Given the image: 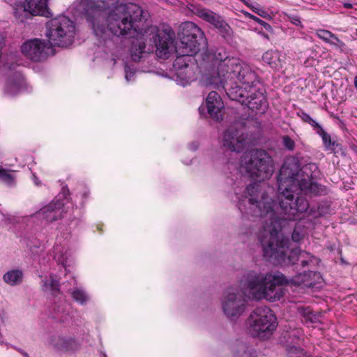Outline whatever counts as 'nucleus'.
Segmentation results:
<instances>
[{
	"label": "nucleus",
	"mask_w": 357,
	"mask_h": 357,
	"mask_svg": "<svg viewBox=\"0 0 357 357\" xmlns=\"http://www.w3.org/2000/svg\"><path fill=\"white\" fill-rule=\"evenodd\" d=\"M242 176L256 182L250 184L244 194L238 197V208L243 213L264 218L260 241L264 257L275 265H290L300 262L303 268H314L319 258L299 248H289V241L280 231L285 220H295L298 213L307 211V201L300 192L312 191L311 181L302 180L298 183L300 164L294 158H288L282 165L278 178L280 204L268 198L261 181L268 179L274 172L272 158L264 150L252 149L243 155L236 164Z\"/></svg>",
	"instance_id": "obj_1"
},
{
	"label": "nucleus",
	"mask_w": 357,
	"mask_h": 357,
	"mask_svg": "<svg viewBox=\"0 0 357 357\" xmlns=\"http://www.w3.org/2000/svg\"><path fill=\"white\" fill-rule=\"evenodd\" d=\"M206 83L222 87L230 99L247 106L256 114H264L268 103L259 88L255 71L237 57L229 56L223 49L206 54Z\"/></svg>",
	"instance_id": "obj_2"
},
{
	"label": "nucleus",
	"mask_w": 357,
	"mask_h": 357,
	"mask_svg": "<svg viewBox=\"0 0 357 357\" xmlns=\"http://www.w3.org/2000/svg\"><path fill=\"white\" fill-rule=\"evenodd\" d=\"M156 48V55L163 59L176 55L173 63V77L179 85L185 86L197 79L198 66L193 56L206 45L203 31L194 22H185L180 26L179 41L174 44V34L170 29L157 30L151 28Z\"/></svg>",
	"instance_id": "obj_3"
},
{
	"label": "nucleus",
	"mask_w": 357,
	"mask_h": 357,
	"mask_svg": "<svg viewBox=\"0 0 357 357\" xmlns=\"http://www.w3.org/2000/svg\"><path fill=\"white\" fill-rule=\"evenodd\" d=\"M142 16V9L137 4L128 3L114 6L108 13L107 20L100 13L89 18L98 40V52L111 53L114 64L119 59L122 49L116 45L111 35L127 36L135 30V23Z\"/></svg>",
	"instance_id": "obj_4"
},
{
	"label": "nucleus",
	"mask_w": 357,
	"mask_h": 357,
	"mask_svg": "<svg viewBox=\"0 0 357 357\" xmlns=\"http://www.w3.org/2000/svg\"><path fill=\"white\" fill-rule=\"evenodd\" d=\"M322 282L320 273L309 271L296 274L290 279L281 273H251L247 278L246 291L249 296L256 299L275 301L282 297L284 291L280 287L283 284L301 288L317 287Z\"/></svg>",
	"instance_id": "obj_5"
},
{
	"label": "nucleus",
	"mask_w": 357,
	"mask_h": 357,
	"mask_svg": "<svg viewBox=\"0 0 357 357\" xmlns=\"http://www.w3.org/2000/svg\"><path fill=\"white\" fill-rule=\"evenodd\" d=\"M277 319L271 309L265 306L257 307L250 315L249 333L259 339L268 338L276 329Z\"/></svg>",
	"instance_id": "obj_6"
},
{
	"label": "nucleus",
	"mask_w": 357,
	"mask_h": 357,
	"mask_svg": "<svg viewBox=\"0 0 357 357\" xmlns=\"http://www.w3.org/2000/svg\"><path fill=\"white\" fill-rule=\"evenodd\" d=\"M254 273L250 271L248 273L240 282L242 288L241 293L234 287L228 288L224 293L222 301V309L225 315L230 319H235L240 317L245 308L246 300L245 297L250 299H254L249 296L246 291L248 275ZM255 300H257L255 298Z\"/></svg>",
	"instance_id": "obj_7"
},
{
	"label": "nucleus",
	"mask_w": 357,
	"mask_h": 357,
	"mask_svg": "<svg viewBox=\"0 0 357 357\" xmlns=\"http://www.w3.org/2000/svg\"><path fill=\"white\" fill-rule=\"evenodd\" d=\"M75 33L74 22L61 15L48 22L46 36L52 47H67L73 43Z\"/></svg>",
	"instance_id": "obj_8"
},
{
	"label": "nucleus",
	"mask_w": 357,
	"mask_h": 357,
	"mask_svg": "<svg viewBox=\"0 0 357 357\" xmlns=\"http://www.w3.org/2000/svg\"><path fill=\"white\" fill-rule=\"evenodd\" d=\"M60 198L61 195H59V198L56 197L52 202L30 215L19 218L15 215H8L6 221L8 223L10 224H16L22 222L29 225L32 222L39 224L43 223L44 221L52 222L59 218H63L64 215H62V213L66 203L60 202Z\"/></svg>",
	"instance_id": "obj_9"
},
{
	"label": "nucleus",
	"mask_w": 357,
	"mask_h": 357,
	"mask_svg": "<svg viewBox=\"0 0 357 357\" xmlns=\"http://www.w3.org/2000/svg\"><path fill=\"white\" fill-rule=\"evenodd\" d=\"M252 142L248 134L242 130L231 127L225 131L222 139V145L234 158L238 153L245 149Z\"/></svg>",
	"instance_id": "obj_10"
},
{
	"label": "nucleus",
	"mask_w": 357,
	"mask_h": 357,
	"mask_svg": "<svg viewBox=\"0 0 357 357\" xmlns=\"http://www.w3.org/2000/svg\"><path fill=\"white\" fill-rule=\"evenodd\" d=\"M22 53L33 61H41L53 54L52 47L44 40L38 38L29 40L21 46Z\"/></svg>",
	"instance_id": "obj_11"
},
{
	"label": "nucleus",
	"mask_w": 357,
	"mask_h": 357,
	"mask_svg": "<svg viewBox=\"0 0 357 357\" xmlns=\"http://www.w3.org/2000/svg\"><path fill=\"white\" fill-rule=\"evenodd\" d=\"M48 0H25V2L20 4H16L15 8L14 15L17 18H20V12L27 15L31 14L33 16L40 15L45 17H52V13L47 7Z\"/></svg>",
	"instance_id": "obj_12"
},
{
	"label": "nucleus",
	"mask_w": 357,
	"mask_h": 357,
	"mask_svg": "<svg viewBox=\"0 0 357 357\" xmlns=\"http://www.w3.org/2000/svg\"><path fill=\"white\" fill-rule=\"evenodd\" d=\"M195 15L206 22L213 25L215 28L224 31L228 33L230 29L228 24L218 14L205 8H198L195 11Z\"/></svg>",
	"instance_id": "obj_13"
},
{
	"label": "nucleus",
	"mask_w": 357,
	"mask_h": 357,
	"mask_svg": "<svg viewBox=\"0 0 357 357\" xmlns=\"http://www.w3.org/2000/svg\"><path fill=\"white\" fill-rule=\"evenodd\" d=\"M70 255V241L67 238L63 239L61 237H57L52 250L53 259L66 269L68 259Z\"/></svg>",
	"instance_id": "obj_14"
},
{
	"label": "nucleus",
	"mask_w": 357,
	"mask_h": 357,
	"mask_svg": "<svg viewBox=\"0 0 357 357\" xmlns=\"http://www.w3.org/2000/svg\"><path fill=\"white\" fill-rule=\"evenodd\" d=\"M49 345L61 352L75 351L79 347V344L75 338L60 335H52L49 340Z\"/></svg>",
	"instance_id": "obj_15"
},
{
	"label": "nucleus",
	"mask_w": 357,
	"mask_h": 357,
	"mask_svg": "<svg viewBox=\"0 0 357 357\" xmlns=\"http://www.w3.org/2000/svg\"><path fill=\"white\" fill-rule=\"evenodd\" d=\"M206 107L211 118L215 121L222 118V110L224 109V103L217 92L211 91L208 93L206 99Z\"/></svg>",
	"instance_id": "obj_16"
},
{
	"label": "nucleus",
	"mask_w": 357,
	"mask_h": 357,
	"mask_svg": "<svg viewBox=\"0 0 357 357\" xmlns=\"http://www.w3.org/2000/svg\"><path fill=\"white\" fill-rule=\"evenodd\" d=\"M285 56L278 50H268L262 56L263 61L271 68L279 70L282 68Z\"/></svg>",
	"instance_id": "obj_17"
},
{
	"label": "nucleus",
	"mask_w": 357,
	"mask_h": 357,
	"mask_svg": "<svg viewBox=\"0 0 357 357\" xmlns=\"http://www.w3.org/2000/svg\"><path fill=\"white\" fill-rule=\"evenodd\" d=\"M25 81L21 73H17L13 79H10L6 86V93L13 96L24 90Z\"/></svg>",
	"instance_id": "obj_18"
},
{
	"label": "nucleus",
	"mask_w": 357,
	"mask_h": 357,
	"mask_svg": "<svg viewBox=\"0 0 357 357\" xmlns=\"http://www.w3.org/2000/svg\"><path fill=\"white\" fill-rule=\"evenodd\" d=\"M150 51H152V49L148 48L146 50L145 43L143 39H137L132 42V45L130 49V56L134 61H139Z\"/></svg>",
	"instance_id": "obj_19"
},
{
	"label": "nucleus",
	"mask_w": 357,
	"mask_h": 357,
	"mask_svg": "<svg viewBox=\"0 0 357 357\" xmlns=\"http://www.w3.org/2000/svg\"><path fill=\"white\" fill-rule=\"evenodd\" d=\"M316 34L320 39L333 45L336 49L342 50L345 46V44L342 41L339 40L338 38L328 30L318 29Z\"/></svg>",
	"instance_id": "obj_20"
},
{
	"label": "nucleus",
	"mask_w": 357,
	"mask_h": 357,
	"mask_svg": "<svg viewBox=\"0 0 357 357\" xmlns=\"http://www.w3.org/2000/svg\"><path fill=\"white\" fill-rule=\"evenodd\" d=\"M42 289L44 292L57 296L59 294V283L57 277L50 274L42 280Z\"/></svg>",
	"instance_id": "obj_21"
},
{
	"label": "nucleus",
	"mask_w": 357,
	"mask_h": 357,
	"mask_svg": "<svg viewBox=\"0 0 357 357\" xmlns=\"http://www.w3.org/2000/svg\"><path fill=\"white\" fill-rule=\"evenodd\" d=\"M297 309L305 323L315 324L320 321L321 314H315L310 307L298 306Z\"/></svg>",
	"instance_id": "obj_22"
},
{
	"label": "nucleus",
	"mask_w": 357,
	"mask_h": 357,
	"mask_svg": "<svg viewBox=\"0 0 357 357\" xmlns=\"http://www.w3.org/2000/svg\"><path fill=\"white\" fill-rule=\"evenodd\" d=\"M3 279L9 285H17L22 282L23 273L19 269L10 270L3 275Z\"/></svg>",
	"instance_id": "obj_23"
},
{
	"label": "nucleus",
	"mask_w": 357,
	"mask_h": 357,
	"mask_svg": "<svg viewBox=\"0 0 357 357\" xmlns=\"http://www.w3.org/2000/svg\"><path fill=\"white\" fill-rule=\"evenodd\" d=\"M317 133L322 139L325 149L331 152H335V149L339 144L336 141L332 140L331 135L322 127H319V130L317 131Z\"/></svg>",
	"instance_id": "obj_24"
},
{
	"label": "nucleus",
	"mask_w": 357,
	"mask_h": 357,
	"mask_svg": "<svg viewBox=\"0 0 357 357\" xmlns=\"http://www.w3.org/2000/svg\"><path fill=\"white\" fill-rule=\"evenodd\" d=\"M15 171L0 166V181L8 186L15 184Z\"/></svg>",
	"instance_id": "obj_25"
},
{
	"label": "nucleus",
	"mask_w": 357,
	"mask_h": 357,
	"mask_svg": "<svg viewBox=\"0 0 357 357\" xmlns=\"http://www.w3.org/2000/svg\"><path fill=\"white\" fill-rule=\"evenodd\" d=\"M73 299L80 305L86 304L90 299L89 295L81 288H75L70 292Z\"/></svg>",
	"instance_id": "obj_26"
},
{
	"label": "nucleus",
	"mask_w": 357,
	"mask_h": 357,
	"mask_svg": "<svg viewBox=\"0 0 357 357\" xmlns=\"http://www.w3.org/2000/svg\"><path fill=\"white\" fill-rule=\"evenodd\" d=\"M116 1V0H82V3L89 9L93 10L95 8H105L106 4L108 5L109 2L113 3Z\"/></svg>",
	"instance_id": "obj_27"
},
{
	"label": "nucleus",
	"mask_w": 357,
	"mask_h": 357,
	"mask_svg": "<svg viewBox=\"0 0 357 357\" xmlns=\"http://www.w3.org/2000/svg\"><path fill=\"white\" fill-rule=\"evenodd\" d=\"M307 234L305 229H301V222H299L296 224L294 230L292 233L291 238L295 243H300L303 237Z\"/></svg>",
	"instance_id": "obj_28"
},
{
	"label": "nucleus",
	"mask_w": 357,
	"mask_h": 357,
	"mask_svg": "<svg viewBox=\"0 0 357 357\" xmlns=\"http://www.w3.org/2000/svg\"><path fill=\"white\" fill-rule=\"evenodd\" d=\"M257 352L252 348H245V346H241L235 357H257Z\"/></svg>",
	"instance_id": "obj_29"
},
{
	"label": "nucleus",
	"mask_w": 357,
	"mask_h": 357,
	"mask_svg": "<svg viewBox=\"0 0 357 357\" xmlns=\"http://www.w3.org/2000/svg\"><path fill=\"white\" fill-rule=\"evenodd\" d=\"M288 356L289 357H309L307 356L306 352L303 351V349L297 347H291L288 349Z\"/></svg>",
	"instance_id": "obj_30"
},
{
	"label": "nucleus",
	"mask_w": 357,
	"mask_h": 357,
	"mask_svg": "<svg viewBox=\"0 0 357 357\" xmlns=\"http://www.w3.org/2000/svg\"><path fill=\"white\" fill-rule=\"evenodd\" d=\"M243 1L249 8H250L255 13H256L261 17H265L266 15H267L266 12L259 5H257V4L252 5V4L249 3L247 1Z\"/></svg>",
	"instance_id": "obj_31"
},
{
	"label": "nucleus",
	"mask_w": 357,
	"mask_h": 357,
	"mask_svg": "<svg viewBox=\"0 0 357 357\" xmlns=\"http://www.w3.org/2000/svg\"><path fill=\"white\" fill-rule=\"evenodd\" d=\"M282 142L283 145L286 149H287L289 151L294 150L295 147V142L294 141L290 138L289 136L286 135L282 137Z\"/></svg>",
	"instance_id": "obj_32"
},
{
	"label": "nucleus",
	"mask_w": 357,
	"mask_h": 357,
	"mask_svg": "<svg viewBox=\"0 0 357 357\" xmlns=\"http://www.w3.org/2000/svg\"><path fill=\"white\" fill-rule=\"evenodd\" d=\"M135 75V71L132 70L130 67L128 66H125V78L127 82H130L132 80V77Z\"/></svg>",
	"instance_id": "obj_33"
},
{
	"label": "nucleus",
	"mask_w": 357,
	"mask_h": 357,
	"mask_svg": "<svg viewBox=\"0 0 357 357\" xmlns=\"http://www.w3.org/2000/svg\"><path fill=\"white\" fill-rule=\"evenodd\" d=\"M32 180L36 185L40 186L41 185V182L39 181L38 178L36 176L35 174H32Z\"/></svg>",
	"instance_id": "obj_34"
},
{
	"label": "nucleus",
	"mask_w": 357,
	"mask_h": 357,
	"mask_svg": "<svg viewBox=\"0 0 357 357\" xmlns=\"http://www.w3.org/2000/svg\"><path fill=\"white\" fill-rule=\"evenodd\" d=\"M249 17L252 19L253 20H255V22H258L259 24H260L261 25L262 24V23L264 22L263 20H261V19L257 17L256 16H254L251 14H248Z\"/></svg>",
	"instance_id": "obj_35"
},
{
	"label": "nucleus",
	"mask_w": 357,
	"mask_h": 357,
	"mask_svg": "<svg viewBox=\"0 0 357 357\" xmlns=\"http://www.w3.org/2000/svg\"><path fill=\"white\" fill-rule=\"evenodd\" d=\"M302 119L303 121H305V122H307V123L312 119L310 116L306 113H303Z\"/></svg>",
	"instance_id": "obj_36"
},
{
	"label": "nucleus",
	"mask_w": 357,
	"mask_h": 357,
	"mask_svg": "<svg viewBox=\"0 0 357 357\" xmlns=\"http://www.w3.org/2000/svg\"><path fill=\"white\" fill-rule=\"evenodd\" d=\"M309 124H310L313 127H317L318 128V129L319 130V127H321L319 126V124L315 121L313 119H312L309 122H308Z\"/></svg>",
	"instance_id": "obj_37"
},
{
	"label": "nucleus",
	"mask_w": 357,
	"mask_h": 357,
	"mask_svg": "<svg viewBox=\"0 0 357 357\" xmlns=\"http://www.w3.org/2000/svg\"><path fill=\"white\" fill-rule=\"evenodd\" d=\"M291 22L293 24H294L295 25H297V26L301 24V21H300L299 18L297 17H292Z\"/></svg>",
	"instance_id": "obj_38"
},
{
	"label": "nucleus",
	"mask_w": 357,
	"mask_h": 357,
	"mask_svg": "<svg viewBox=\"0 0 357 357\" xmlns=\"http://www.w3.org/2000/svg\"><path fill=\"white\" fill-rule=\"evenodd\" d=\"M68 307H69V304H68V303H65V305H64L63 307H62L61 309H59H59L57 310V312H58L59 313V312H64Z\"/></svg>",
	"instance_id": "obj_39"
},
{
	"label": "nucleus",
	"mask_w": 357,
	"mask_h": 357,
	"mask_svg": "<svg viewBox=\"0 0 357 357\" xmlns=\"http://www.w3.org/2000/svg\"><path fill=\"white\" fill-rule=\"evenodd\" d=\"M266 30L271 29V26L267 22H264L261 24Z\"/></svg>",
	"instance_id": "obj_40"
},
{
	"label": "nucleus",
	"mask_w": 357,
	"mask_h": 357,
	"mask_svg": "<svg viewBox=\"0 0 357 357\" xmlns=\"http://www.w3.org/2000/svg\"><path fill=\"white\" fill-rule=\"evenodd\" d=\"M204 110H205V106L202 105V106H200V107H199V113H200L202 115L204 114Z\"/></svg>",
	"instance_id": "obj_41"
},
{
	"label": "nucleus",
	"mask_w": 357,
	"mask_h": 357,
	"mask_svg": "<svg viewBox=\"0 0 357 357\" xmlns=\"http://www.w3.org/2000/svg\"><path fill=\"white\" fill-rule=\"evenodd\" d=\"M17 350H18V351H20V353H21V354H22L24 357H29V355H28V354H27L26 351H24L22 350V349H17Z\"/></svg>",
	"instance_id": "obj_42"
},
{
	"label": "nucleus",
	"mask_w": 357,
	"mask_h": 357,
	"mask_svg": "<svg viewBox=\"0 0 357 357\" xmlns=\"http://www.w3.org/2000/svg\"><path fill=\"white\" fill-rule=\"evenodd\" d=\"M344 7L346 8H352V4L350 3H344Z\"/></svg>",
	"instance_id": "obj_43"
},
{
	"label": "nucleus",
	"mask_w": 357,
	"mask_h": 357,
	"mask_svg": "<svg viewBox=\"0 0 357 357\" xmlns=\"http://www.w3.org/2000/svg\"><path fill=\"white\" fill-rule=\"evenodd\" d=\"M259 33L264 38H266V39H268V36L266 33H264V32H259Z\"/></svg>",
	"instance_id": "obj_44"
},
{
	"label": "nucleus",
	"mask_w": 357,
	"mask_h": 357,
	"mask_svg": "<svg viewBox=\"0 0 357 357\" xmlns=\"http://www.w3.org/2000/svg\"><path fill=\"white\" fill-rule=\"evenodd\" d=\"M354 86L356 89H357V75L354 78Z\"/></svg>",
	"instance_id": "obj_45"
},
{
	"label": "nucleus",
	"mask_w": 357,
	"mask_h": 357,
	"mask_svg": "<svg viewBox=\"0 0 357 357\" xmlns=\"http://www.w3.org/2000/svg\"><path fill=\"white\" fill-rule=\"evenodd\" d=\"M88 194H89L88 192L86 191L84 192V196L86 197L88 195Z\"/></svg>",
	"instance_id": "obj_46"
},
{
	"label": "nucleus",
	"mask_w": 357,
	"mask_h": 357,
	"mask_svg": "<svg viewBox=\"0 0 357 357\" xmlns=\"http://www.w3.org/2000/svg\"><path fill=\"white\" fill-rule=\"evenodd\" d=\"M353 149L357 153V146L354 147Z\"/></svg>",
	"instance_id": "obj_47"
},
{
	"label": "nucleus",
	"mask_w": 357,
	"mask_h": 357,
	"mask_svg": "<svg viewBox=\"0 0 357 357\" xmlns=\"http://www.w3.org/2000/svg\"><path fill=\"white\" fill-rule=\"evenodd\" d=\"M228 162H229V163H231V165H233V164H234V162L230 161V158L229 159V161H228Z\"/></svg>",
	"instance_id": "obj_48"
},
{
	"label": "nucleus",
	"mask_w": 357,
	"mask_h": 357,
	"mask_svg": "<svg viewBox=\"0 0 357 357\" xmlns=\"http://www.w3.org/2000/svg\"><path fill=\"white\" fill-rule=\"evenodd\" d=\"M0 343L3 344V342L0 340Z\"/></svg>",
	"instance_id": "obj_49"
},
{
	"label": "nucleus",
	"mask_w": 357,
	"mask_h": 357,
	"mask_svg": "<svg viewBox=\"0 0 357 357\" xmlns=\"http://www.w3.org/2000/svg\"><path fill=\"white\" fill-rule=\"evenodd\" d=\"M105 357H106V355H104Z\"/></svg>",
	"instance_id": "obj_50"
}]
</instances>
